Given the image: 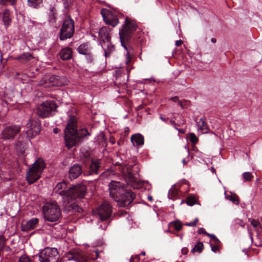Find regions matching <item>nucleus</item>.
Instances as JSON below:
<instances>
[{"mask_svg":"<svg viewBox=\"0 0 262 262\" xmlns=\"http://www.w3.org/2000/svg\"><path fill=\"white\" fill-rule=\"evenodd\" d=\"M84 185H78L68 187L64 181L58 183L54 188L55 193L61 199L65 210L68 212L78 210V205L74 202L76 198H82L86 193Z\"/></svg>","mask_w":262,"mask_h":262,"instance_id":"1","label":"nucleus"},{"mask_svg":"<svg viewBox=\"0 0 262 262\" xmlns=\"http://www.w3.org/2000/svg\"><path fill=\"white\" fill-rule=\"evenodd\" d=\"M90 135V133L86 128L78 130L76 118L74 116L70 117L65 129L64 136L66 145L68 148H71L82 139Z\"/></svg>","mask_w":262,"mask_h":262,"instance_id":"2","label":"nucleus"},{"mask_svg":"<svg viewBox=\"0 0 262 262\" xmlns=\"http://www.w3.org/2000/svg\"><path fill=\"white\" fill-rule=\"evenodd\" d=\"M140 29L136 23L128 17L125 19V23L122 25L121 29L119 30V36L122 46L126 50V43L129 41L136 32H140Z\"/></svg>","mask_w":262,"mask_h":262,"instance_id":"3","label":"nucleus"},{"mask_svg":"<svg viewBox=\"0 0 262 262\" xmlns=\"http://www.w3.org/2000/svg\"><path fill=\"white\" fill-rule=\"evenodd\" d=\"M43 217L47 221L55 222L61 216V210L56 202H47L42 207Z\"/></svg>","mask_w":262,"mask_h":262,"instance_id":"4","label":"nucleus"},{"mask_svg":"<svg viewBox=\"0 0 262 262\" xmlns=\"http://www.w3.org/2000/svg\"><path fill=\"white\" fill-rule=\"evenodd\" d=\"M45 167V161L41 158H38L29 168L27 173L26 179L28 183L32 184L37 181L40 178Z\"/></svg>","mask_w":262,"mask_h":262,"instance_id":"5","label":"nucleus"},{"mask_svg":"<svg viewBox=\"0 0 262 262\" xmlns=\"http://www.w3.org/2000/svg\"><path fill=\"white\" fill-rule=\"evenodd\" d=\"M68 83V81L65 77L53 75L43 78L39 81L38 85L45 88H50L65 85Z\"/></svg>","mask_w":262,"mask_h":262,"instance_id":"6","label":"nucleus"},{"mask_svg":"<svg viewBox=\"0 0 262 262\" xmlns=\"http://www.w3.org/2000/svg\"><path fill=\"white\" fill-rule=\"evenodd\" d=\"M75 31L74 21L70 17H67L62 23L59 33V39L61 40L71 38Z\"/></svg>","mask_w":262,"mask_h":262,"instance_id":"7","label":"nucleus"},{"mask_svg":"<svg viewBox=\"0 0 262 262\" xmlns=\"http://www.w3.org/2000/svg\"><path fill=\"white\" fill-rule=\"evenodd\" d=\"M57 107L54 101H47L38 106L37 113L41 118L49 117L54 115Z\"/></svg>","mask_w":262,"mask_h":262,"instance_id":"8","label":"nucleus"},{"mask_svg":"<svg viewBox=\"0 0 262 262\" xmlns=\"http://www.w3.org/2000/svg\"><path fill=\"white\" fill-rule=\"evenodd\" d=\"M38 258L40 262H58L59 253L56 248L47 247L39 253Z\"/></svg>","mask_w":262,"mask_h":262,"instance_id":"9","label":"nucleus"},{"mask_svg":"<svg viewBox=\"0 0 262 262\" xmlns=\"http://www.w3.org/2000/svg\"><path fill=\"white\" fill-rule=\"evenodd\" d=\"M21 126L18 125L12 124L4 128L0 134L1 138L4 140H12L19 134Z\"/></svg>","mask_w":262,"mask_h":262,"instance_id":"10","label":"nucleus"},{"mask_svg":"<svg viewBox=\"0 0 262 262\" xmlns=\"http://www.w3.org/2000/svg\"><path fill=\"white\" fill-rule=\"evenodd\" d=\"M112 213V207L107 202L102 203L97 209V213L102 221H106L110 218Z\"/></svg>","mask_w":262,"mask_h":262,"instance_id":"11","label":"nucleus"},{"mask_svg":"<svg viewBox=\"0 0 262 262\" xmlns=\"http://www.w3.org/2000/svg\"><path fill=\"white\" fill-rule=\"evenodd\" d=\"M108 187L110 196L117 201L118 196L124 191V184L119 181H112Z\"/></svg>","mask_w":262,"mask_h":262,"instance_id":"12","label":"nucleus"},{"mask_svg":"<svg viewBox=\"0 0 262 262\" xmlns=\"http://www.w3.org/2000/svg\"><path fill=\"white\" fill-rule=\"evenodd\" d=\"M138 171V167L137 165L132 166L128 165L122 169V173L124 176L127 182L132 184L137 182L135 173L137 172Z\"/></svg>","mask_w":262,"mask_h":262,"instance_id":"13","label":"nucleus"},{"mask_svg":"<svg viewBox=\"0 0 262 262\" xmlns=\"http://www.w3.org/2000/svg\"><path fill=\"white\" fill-rule=\"evenodd\" d=\"M26 127L27 128L26 135L29 140H30L31 138H34L40 133L41 126L40 123L37 121H33L29 119Z\"/></svg>","mask_w":262,"mask_h":262,"instance_id":"14","label":"nucleus"},{"mask_svg":"<svg viewBox=\"0 0 262 262\" xmlns=\"http://www.w3.org/2000/svg\"><path fill=\"white\" fill-rule=\"evenodd\" d=\"M135 197V194L132 191L124 190V191L118 196L117 201L120 202L122 206L126 207L133 201Z\"/></svg>","mask_w":262,"mask_h":262,"instance_id":"15","label":"nucleus"},{"mask_svg":"<svg viewBox=\"0 0 262 262\" xmlns=\"http://www.w3.org/2000/svg\"><path fill=\"white\" fill-rule=\"evenodd\" d=\"M101 14L104 20L107 25L115 27L118 24L119 20L117 17L114 15L112 13L108 12L107 15H105L103 11H102Z\"/></svg>","mask_w":262,"mask_h":262,"instance_id":"16","label":"nucleus"},{"mask_svg":"<svg viewBox=\"0 0 262 262\" xmlns=\"http://www.w3.org/2000/svg\"><path fill=\"white\" fill-rule=\"evenodd\" d=\"M100 43L103 49L105 57L110 56L111 53L115 50L114 46L111 42V40L100 41Z\"/></svg>","mask_w":262,"mask_h":262,"instance_id":"17","label":"nucleus"},{"mask_svg":"<svg viewBox=\"0 0 262 262\" xmlns=\"http://www.w3.org/2000/svg\"><path fill=\"white\" fill-rule=\"evenodd\" d=\"M101 160L100 159H92L89 167L88 175L93 174H98V170L100 167Z\"/></svg>","mask_w":262,"mask_h":262,"instance_id":"18","label":"nucleus"},{"mask_svg":"<svg viewBox=\"0 0 262 262\" xmlns=\"http://www.w3.org/2000/svg\"><path fill=\"white\" fill-rule=\"evenodd\" d=\"M82 173L81 166L78 164H74L69 169V178L71 180L75 179Z\"/></svg>","mask_w":262,"mask_h":262,"instance_id":"19","label":"nucleus"},{"mask_svg":"<svg viewBox=\"0 0 262 262\" xmlns=\"http://www.w3.org/2000/svg\"><path fill=\"white\" fill-rule=\"evenodd\" d=\"M110 32V29L108 27H104L101 28L99 31V36L100 39V41L111 40Z\"/></svg>","mask_w":262,"mask_h":262,"instance_id":"20","label":"nucleus"},{"mask_svg":"<svg viewBox=\"0 0 262 262\" xmlns=\"http://www.w3.org/2000/svg\"><path fill=\"white\" fill-rule=\"evenodd\" d=\"M130 141L134 146H142L144 144V137L140 134L133 135Z\"/></svg>","mask_w":262,"mask_h":262,"instance_id":"21","label":"nucleus"},{"mask_svg":"<svg viewBox=\"0 0 262 262\" xmlns=\"http://www.w3.org/2000/svg\"><path fill=\"white\" fill-rule=\"evenodd\" d=\"M59 56L63 60L70 59L72 57V51L70 48L62 49L59 52Z\"/></svg>","mask_w":262,"mask_h":262,"instance_id":"22","label":"nucleus"},{"mask_svg":"<svg viewBox=\"0 0 262 262\" xmlns=\"http://www.w3.org/2000/svg\"><path fill=\"white\" fill-rule=\"evenodd\" d=\"M92 47L89 42H85L81 44L77 48L78 52L84 55L92 51Z\"/></svg>","mask_w":262,"mask_h":262,"instance_id":"23","label":"nucleus"},{"mask_svg":"<svg viewBox=\"0 0 262 262\" xmlns=\"http://www.w3.org/2000/svg\"><path fill=\"white\" fill-rule=\"evenodd\" d=\"M38 223V219L34 218L29 220L24 226L25 230H30L36 227Z\"/></svg>","mask_w":262,"mask_h":262,"instance_id":"24","label":"nucleus"},{"mask_svg":"<svg viewBox=\"0 0 262 262\" xmlns=\"http://www.w3.org/2000/svg\"><path fill=\"white\" fill-rule=\"evenodd\" d=\"M197 125L199 128L202 131L203 133H207L208 130V125L204 118H200L197 122Z\"/></svg>","mask_w":262,"mask_h":262,"instance_id":"25","label":"nucleus"},{"mask_svg":"<svg viewBox=\"0 0 262 262\" xmlns=\"http://www.w3.org/2000/svg\"><path fill=\"white\" fill-rule=\"evenodd\" d=\"M10 11L8 9H5L3 13V21L6 26L9 25L11 21V19L10 17Z\"/></svg>","mask_w":262,"mask_h":262,"instance_id":"26","label":"nucleus"},{"mask_svg":"<svg viewBox=\"0 0 262 262\" xmlns=\"http://www.w3.org/2000/svg\"><path fill=\"white\" fill-rule=\"evenodd\" d=\"M56 13L55 8L51 7L50 9V12L49 14V21L52 25H54L56 21Z\"/></svg>","mask_w":262,"mask_h":262,"instance_id":"27","label":"nucleus"},{"mask_svg":"<svg viewBox=\"0 0 262 262\" xmlns=\"http://www.w3.org/2000/svg\"><path fill=\"white\" fill-rule=\"evenodd\" d=\"M179 195V191L176 188H171L168 192V196L171 200L176 199Z\"/></svg>","mask_w":262,"mask_h":262,"instance_id":"28","label":"nucleus"},{"mask_svg":"<svg viewBox=\"0 0 262 262\" xmlns=\"http://www.w3.org/2000/svg\"><path fill=\"white\" fill-rule=\"evenodd\" d=\"M203 248H204V245L203 244V243L198 242L194 246V247L192 249V250H191V252L192 253L197 252L200 253L202 252Z\"/></svg>","mask_w":262,"mask_h":262,"instance_id":"29","label":"nucleus"},{"mask_svg":"<svg viewBox=\"0 0 262 262\" xmlns=\"http://www.w3.org/2000/svg\"><path fill=\"white\" fill-rule=\"evenodd\" d=\"M244 182L251 181L253 178V176L250 172H245L242 174Z\"/></svg>","mask_w":262,"mask_h":262,"instance_id":"30","label":"nucleus"},{"mask_svg":"<svg viewBox=\"0 0 262 262\" xmlns=\"http://www.w3.org/2000/svg\"><path fill=\"white\" fill-rule=\"evenodd\" d=\"M187 137L190 141L193 144H196L198 141V138L194 133H189Z\"/></svg>","mask_w":262,"mask_h":262,"instance_id":"31","label":"nucleus"},{"mask_svg":"<svg viewBox=\"0 0 262 262\" xmlns=\"http://www.w3.org/2000/svg\"><path fill=\"white\" fill-rule=\"evenodd\" d=\"M41 0H28V5L32 8H36Z\"/></svg>","mask_w":262,"mask_h":262,"instance_id":"32","label":"nucleus"},{"mask_svg":"<svg viewBox=\"0 0 262 262\" xmlns=\"http://www.w3.org/2000/svg\"><path fill=\"white\" fill-rule=\"evenodd\" d=\"M16 0H0V4L7 6L11 5L14 6L16 3Z\"/></svg>","mask_w":262,"mask_h":262,"instance_id":"33","label":"nucleus"},{"mask_svg":"<svg viewBox=\"0 0 262 262\" xmlns=\"http://www.w3.org/2000/svg\"><path fill=\"white\" fill-rule=\"evenodd\" d=\"M251 224L252 225V226L254 227L257 231H259V230L261 229V226L260 225L259 221L253 219L251 222Z\"/></svg>","mask_w":262,"mask_h":262,"instance_id":"34","label":"nucleus"},{"mask_svg":"<svg viewBox=\"0 0 262 262\" xmlns=\"http://www.w3.org/2000/svg\"><path fill=\"white\" fill-rule=\"evenodd\" d=\"M23 60L29 61L33 58L32 55L29 53H24L21 54Z\"/></svg>","mask_w":262,"mask_h":262,"instance_id":"35","label":"nucleus"},{"mask_svg":"<svg viewBox=\"0 0 262 262\" xmlns=\"http://www.w3.org/2000/svg\"><path fill=\"white\" fill-rule=\"evenodd\" d=\"M88 63H92L94 60V56L92 51L90 53L84 54Z\"/></svg>","mask_w":262,"mask_h":262,"instance_id":"36","label":"nucleus"},{"mask_svg":"<svg viewBox=\"0 0 262 262\" xmlns=\"http://www.w3.org/2000/svg\"><path fill=\"white\" fill-rule=\"evenodd\" d=\"M175 229L179 231L182 229V224L180 221H176L173 222Z\"/></svg>","mask_w":262,"mask_h":262,"instance_id":"37","label":"nucleus"},{"mask_svg":"<svg viewBox=\"0 0 262 262\" xmlns=\"http://www.w3.org/2000/svg\"><path fill=\"white\" fill-rule=\"evenodd\" d=\"M228 199L229 200H230V201H231L232 202H233L235 204L238 205V204H239V200L237 199L236 196L230 195V196H229L228 197Z\"/></svg>","mask_w":262,"mask_h":262,"instance_id":"38","label":"nucleus"},{"mask_svg":"<svg viewBox=\"0 0 262 262\" xmlns=\"http://www.w3.org/2000/svg\"><path fill=\"white\" fill-rule=\"evenodd\" d=\"M178 117L179 119L178 120L177 125L178 126H180L181 125L184 124L185 122L183 117L182 115H179Z\"/></svg>","mask_w":262,"mask_h":262,"instance_id":"39","label":"nucleus"},{"mask_svg":"<svg viewBox=\"0 0 262 262\" xmlns=\"http://www.w3.org/2000/svg\"><path fill=\"white\" fill-rule=\"evenodd\" d=\"M234 223L236 225L242 227H244L245 223L240 219H236L234 220Z\"/></svg>","mask_w":262,"mask_h":262,"instance_id":"40","label":"nucleus"},{"mask_svg":"<svg viewBox=\"0 0 262 262\" xmlns=\"http://www.w3.org/2000/svg\"><path fill=\"white\" fill-rule=\"evenodd\" d=\"M18 262H31V261L27 256L23 255L19 258Z\"/></svg>","mask_w":262,"mask_h":262,"instance_id":"41","label":"nucleus"},{"mask_svg":"<svg viewBox=\"0 0 262 262\" xmlns=\"http://www.w3.org/2000/svg\"><path fill=\"white\" fill-rule=\"evenodd\" d=\"M5 243V238L3 235H0V250H2Z\"/></svg>","mask_w":262,"mask_h":262,"instance_id":"42","label":"nucleus"},{"mask_svg":"<svg viewBox=\"0 0 262 262\" xmlns=\"http://www.w3.org/2000/svg\"><path fill=\"white\" fill-rule=\"evenodd\" d=\"M198 222V219L196 218L194 221H193L192 222H190V223H185L184 225L187 226L194 227V226H196Z\"/></svg>","mask_w":262,"mask_h":262,"instance_id":"43","label":"nucleus"},{"mask_svg":"<svg viewBox=\"0 0 262 262\" xmlns=\"http://www.w3.org/2000/svg\"><path fill=\"white\" fill-rule=\"evenodd\" d=\"M210 247L211 250L214 252H216L219 250V245H213L212 244H210Z\"/></svg>","mask_w":262,"mask_h":262,"instance_id":"44","label":"nucleus"},{"mask_svg":"<svg viewBox=\"0 0 262 262\" xmlns=\"http://www.w3.org/2000/svg\"><path fill=\"white\" fill-rule=\"evenodd\" d=\"M170 99L174 102H178L180 106L182 108L183 107L182 103L179 100V97L178 96L172 97L170 98Z\"/></svg>","mask_w":262,"mask_h":262,"instance_id":"45","label":"nucleus"},{"mask_svg":"<svg viewBox=\"0 0 262 262\" xmlns=\"http://www.w3.org/2000/svg\"><path fill=\"white\" fill-rule=\"evenodd\" d=\"M198 233L199 234H204L207 235V232L205 231V230L203 228H200L198 229Z\"/></svg>","mask_w":262,"mask_h":262,"instance_id":"46","label":"nucleus"},{"mask_svg":"<svg viewBox=\"0 0 262 262\" xmlns=\"http://www.w3.org/2000/svg\"><path fill=\"white\" fill-rule=\"evenodd\" d=\"M211 241L214 243V245H219L220 243V240L216 236L213 237Z\"/></svg>","mask_w":262,"mask_h":262,"instance_id":"47","label":"nucleus"},{"mask_svg":"<svg viewBox=\"0 0 262 262\" xmlns=\"http://www.w3.org/2000/svg\"><path fill=\"white\" fill-rule=\"evenodd\" d=\"M182 253L184 255H186L188 252V249L186 247H184L181 250Z\"/></svg>","mask_w":262,"mask_h":262,"instance_id":"48","label":"nucleus"},{"mask_svg":"<svg viewBox=\"0 0 262 262\" xmlns=\"http://www.w3.org/2000/svg\"><path fill=\"white\" fill-rule=\"evenodd\" d=\"M174 128L181 134H184L185 133V130L184 129L178 128L177 126H175Z\"/></svg>","mask_w":262,"mask_h":262,"instance_id":"49","label":"nucleus"},{"mask_svg":"<svg viewBox=\"0 0 262 262\" xmlns=\"http://www.w3.org/2000/svg\"><path fill=\"white\" fill-rule=\"evenodd\" d=\"M170 123L171 125H172L174 126V128H175V126H178L177 123H176L175 121L173 119L170 120Z\"/></svg>","mask_w":262,"mask_h":262,"instance_id":"50","label":"nucleus"},{"mask_svg":"<svg viewBox=\"0 0 262 262\" xmlns=\"http://www.w3.org/2000/svg\"><path fill=\"white\" fill-rule=\"evenodd\" d=\"M130 62V57L129 56L128 54H127V56H126V61H125L126 64L127 65H128V64H129Z\"/></svg>","mask_w":262,"mask_h":262,"instance_id":"51","label":"nucleus"},{"mask_svg":"<svg viewBox=\"0 0 262 262\" xmlns=\"http://www.w3.org/2000/svg\"><path fill=\"white\" fill-rule=\"evenodd\" d=\"M183 43L181 40H177L175 43V45L177 47L181 46Z\"/></svg>","mask_w":262,"mask_h":262,"instance_id":"52","label":"nucleus"},{"mask_svg":"<svg viewBox=\"0 0 262 262\" xmlns=\"http://www.w3.org/2000/svg\"><path fill=\"white\" fill-rule=\"evenodd\" d=\"M79 262H92V261L86 258H82L80 260Z\"/></svg>","mask_w":262,"mask_h":262,"instance_id":"53","label":"nucleus"},{"mask_svg":"<svg viewBox=\"0 0 262 262\" xmlns=\"http://www.w3.org/2000/svg\"><path fill=\"white\" fill-rule=\"evenodd\" d=\"M187 204L188 205L192 206L194 204V203L192 201H191L190 200H188L187 201Z\"/></svg>","mask_w":262,"mask_h":262,"instance_id":"54","label":"nucleus"},{"mask_svg":"<svg viewBox=\"0 0 262 262\" xmlns=\"http://www.w3.org/2000/svg\"><path fill=\"white\" fill-rule=\"evenodd\" d=\"M106 227L107 226L105 224H104L103 226L102 225H100L99 226V228L102 230H105L106 229Z\"/></svg>","mask_w":262,"mask_h":262,"instance_id":"55","label":"nucleus"},{"mask_svg":"<svg viewBox=\"0 0 262 262\" xmlns=\"http://www.w3.org/2000/svg\"><path fill=\"white\" fill-rule=\"evenodd\" d=\"M208 236L210 237L211 238V239L212 240L213 238V237H215V235L213 234H210L207 233V235Z\"/></svg>","mask_w":262,"mask_h":262,"instance_id":"56","label":"nucleus"},{"mask_svg":"<svg viewBox=\"0 0 262 262\" xmlns=\"http://www.w3.org/2000/svg\"><path fill=\"white\" fill-rule=\"evenodd\" d=\"M248 233H249V235H250V238H251V239L252 241H253V236H252V233L251 231V230H249L248 229Z\"/></svg>","mask_w":262,"mask_h":262,"instance_id":"57","label":"nucleus"},{"mask_svg":"<svg viewBox=\"0 0 262 262\" xmlns=\"http://www.w3.org/2000/svg\"><path fill=\"white\" fill-rule=\"evenodd\" d=\"M160 119L161 120H162L164 122H166L167 120V119L165 118H164L162 116V115L160 116Z\"/></svg>","mask_w":262,"mask_h":262,"instance_id":"58","label":"nucleus"},{"mask_svg":"<svg viewBox=\"0 0 262 262\" xmlns=\"http://www.w3.org/2000/svg\"><path fill=\"white\" fill-rule=\"evenodd\" d=\"M15 59L17 60H23V58L21 57V55H20L17 56V57H16Z\"/></svg>","mask_w":262,"mask_h":262,"instance_id":"59","label":"nucleus"},{"mask_svg":"<svg viewBox=\"0 0 262 262\" xmlns=\"http://www.w3.org/2000/svg\"><path fill=\"white\" fill-rule=\"evenodd\" d=\"M185 148L187 150V156L188 157L189 156V149L188 147H187L186 146H185Z\"/></svg>","mask_w":262,"mask_h":262,"instance_id":"60","label":"nucleus"},{"mask_svg":"<svg viewBox=\"0 0 262 262\" xmlns=\"http://www.w3.org/2000/svg\"><path fill=\"white\" fill-rule=\"evenodd\" d=\"M147 199L149 201L151 202L152 201V197L151 195H148L147 196Z\"/></svg>","mask_w":262,"mask_h":262,"instance_id":"61","label":"nucleus"},{"mask_svg":"<svg viewBox=\"0 0 262 262\" xmlns=\"http://www.w3.org/2000/svg\"><path fill=\"white\" fill-rule=\"evenodd\" d=\"M211 41L212 43H215V42H216V39H215V38H212L211 39Z\"/></svg>","mask_w":262,"mask_h":262,"instance_id":"62","label":"nucleus"},{"mask_svg":"<svg viewBox=\"0 0 262 262\" xmlns=\"http://www.w3.org/2000/svg\"><path fill=\"white\" fill-rule=\"evenodd\" d=\"M58 129L57 128H54L53 129V132L55 133V134H57L58 133Z\"/></svg>","mask_w":262,"mask_h":262,"instance_id":"63","label":"nucleus"},{"mask_svg":"<svg viewBox=\"0 0 262 262\" xmlns=\"http://www.w3.org/2000/svg\"><path fill=\"white\" fill-rule=\"evenodd\" d=\"M211 171L213 172V173H215V168L213 167H212L211 168Z\"/></svg>","mask_w":262,"mask_h":262,"instance_id":"64","label":"nucleus"}]
</instances>
